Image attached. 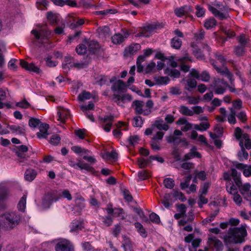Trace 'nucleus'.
I'll list each match as a JSON object with an SVG mask.
<instances>
[{
  "label": "nucleus",
  "mask_w": 251,
  "mask_h": 251,
  "mask_svg": "<svg viewBox=\"0 0 251 251\" xmlns=\"http://www.w3.org/2000/svg\"><path fill=\"white\" fill-rule=\"evenodd\" d=\"M127 85L122 80H118L115 82L111 87L113 92V98L115 101L119 105L122 106L123 103L132 100V97L128 94H124L127 90Z\"/></svg>",
  "instance_id": "f257e3e1"
},
{
  "label": "nucleus",
  "mask_w": 251,
  "mask_h": 251,
  "mask_svg": "<svg viewBox=\"0 0 251 251\" xmlns=\"http://www.w3.org/2000/svg\"><path fill=\"white\" fill-rule=\"evenodd\" d=\"M21 216L16 211H6L0 216V227L5 230L13 229L21 221Z\"/></svg>",
  "instance_id": "f03ea898"
},
{
  "label": "nucleus",
  "mask_w": 251,
  "mask_h": 251,
  "mask_svg": "<svg viewBox=\"0 0 251 251\" xmlns=\"http://www.w3.org/2000/svg\"><path fill=\"white\" fill-rule=\"evenodd\" d=\"M246 235L247 231L244 227L230 228L224 237V241L226 244L240 243L244 241Z\"/></svg>",
  "instance_id": "7ed1b4c3"
},
{
  "label": "nucleus",
  "mask_w": 251,
  "mask_h": 251,
  "mask_svg": "<svg viewBox=\"0 0 251 251\" xmlns=\"http://www.w3.org/2000/svg\"><path fill=\"white\" fill-rule=\"evenodd\" d=\"M215 7L209 5L208 9L216 17L220 20L226 19L228 17L227 13L222 12V11H226V8L221 3H217L215 4Z\"/></svg>",
  "instance_id": "20e7f679"
},
{
  "label": "nucleus",
  "mask_w": 251,
  "mask_h": 251,
  "mask_svg": "<svg viewBox=\"0 0 251 251\" xmlns=\"http://www.w3.org/2000/svg\"><path fill=\"white\" fill-rule=\"evenodd\" d=\"M8 196V190L6 184L4 183L0 184V212L5 210L7 208L5 200Z\"/></svg>",
  "instance_id": "39448f33"
},
{
  "label": "nucleus",
  "mask_w": 251,
  "mask_h": 251,
  "mask_svg": "<svg viewBox=\"0 0 251 251\" xmlns=\"http://www.w3.org/2000/svg\"><path fill=\"white\" fill-rule=\"evenodd\" d=\"M227 86V83L223 79H215L213 84V90L216 94H223Z\"/></svg>",
  "instance_id": "423d86ee"
},
{
  "label": "nucleus",
  "mask_w": 251,
  "mask_h": 251,
  "mask_svg": "<svg viewBox=\"0 0 251 251\" xmlns=\"http://www.w3.org/2000/svg\"><path fill=\"white\" fill-rule=\"evenodd\" d=\"M55 250L56 251H74V247L69 241L63 240L56 244Z\"/></svg>",
  "instance_id": "0eeeda50"
},
{
  "label": "nucleus",
  "mask_w": 251,
  "mask_h": 251,
  "mask_svg": "<svg viewBox=\"0 0 251 251\" xmlns=\"http://www.w3.org/2000/svg\"><path fill=\"white\" fill-rule=\"evenodd\" d=\"M144 105V102L141 100H136L133 102L132 106L134 107L136 114H144V115H148L150 113L151 110L143 109Z\"/></svg>",
  "instance_id": "6e6552de"
},
{
  "label": "nucleus",
  "mask_w": 251,
  "mask_h": 251,
  "mask_svg": "<svg viewBox=\"0 0 251 251\" xmlns=\"http://www.w3.org/2000/svg\"><path fill=\"white\" fill-rule=\"evenodd\" d=\"M158 26L159 25L157 24H149L144 27L138 35L145 37H149L153 31L158 28Z\"/></svg>",
  "instance_id": "1a4fd4ad"
},
{
  "label": "nucleus",
  "mask_w": 251,
  "mask_h": 251,
  "mask_svg": "<svg viewBox=\"0 0 251 251\" xmlns=\"http://www.w3.org/2000/svg\"><path fill=\"white\" fill-rule=\"evenodd\" d=\"M176 60L180 63V70L184 72H188L190 68L189 65L186 64L185 61H192L191 57L188 54H186L185 56L178 58Z\"/></svg>",
  "instance_id": "9d476101"
},
{
  "label": "nucleus",
  "mask_w": 251,
  "mask_h": 251,
  "mask_svg": "<svg viewBox=\"0 0 251 251\" xmlns=\"http://www.w3.org/2000/svg\"><path fill=\"white\" fill-rule=\"evenodd\" d=\"M55 194L52 192H50L46 194L43 199V205L46 207H49L53 202L57 201Z\"/></svg>",
  "instance_id": "9b49d317"
},
{
  "label": "nucleus",
  "mask_w": 251,
  "mask_h": 251,
  "mask_svg": "<svg viewBox=\"0 0 251 251\" xmlns=\"http://www.w3.org/2000/svg\"><path fill=\"white\" fill-rule=\"evenodd\" d=\"M20 64L22 68L28 71L37 74H39L41 72L40 69L37 66H35L33 63L28 64L26 61L24 60H20Z\"/></svg>",
  "instance_id": "f8f14e48"
},
{
  "label": "nucleus",
  "mask_w": 251,
  "mask_h": 251,
  "mask_svg": "<svg viewBox=\"0 0 251 251\" xmlns=\"http://www.w3.org/2000/svg\"><path fill=\"white\" fill-rule=\"evenodd\" d=\"M192 11V8L190 5H184L175 9V13L177 17H182L184 16L187 15Z\"/></svg>",
  "instance_id": "ddd939ff"
},
{
  "label": "nucleus",
  "mask_w": 251,
  "mask_h": 251,
  "mask_svg": "<svg viewBox=\"0 0 251 251\" xmlns=\"http://www.w3.org/2000/svg\"><path fill=\"white\" fill-rule=\"evenodd\" d=\"M49 125L46 123L40 124L39 127V131L36 133L39 139L46 138L49 135L48 129Z\"/></svg>",
  "instance_id": "4468645a"
},
{
  "label": "nucleus",
  "mask_w": 251,
  "mask_h": 251,
  "mask_svg": "<svg viewBox=\"0 0 251 251\" xmlns=\"http://www.w3.org/2000/svg\"><path fill=\"white\" fill-rule=\"evenodd\" d=\"M57 116L58 117V120L62 123H65L70 116V111L68 109L60 107L57 112Z\"/></svg>",
  "instance_id": "2eb2a0df"
},
{
  "label": "nucleus",
  "mask_w": 251,
  "mask_h": 251,
  "mask_svg": "<svg viewBox=\"0 0 251 251\" xmlns=\"http://www.w3.org/2000/svg\"><path fill=\"white\" fill-rule=\"evenodd\" d=\"M213 66L218 73L222 75H224L226 76L231 82H232L234 80V79L233 78L232 74L229 71V70L227 68L224 67L223 68H221L216 66L214 64H213Z\"/></svg>",
  "instance_id": "dca6fc26"
},
{
  "label": "nucleus",
  "mask_w": 251,
  "mask_h": 251,
  "mask_svg": "<svg viewBox=\"0 0 251 251\" xmlns=\"http://www.w3.org/2000/svg\"><path fill=\"white\" fill-rule=\"evenodd\" d=\"M208 243L210 246H213L217 250H222L223 247L222 242L216 237L210 236L208 238Z\"/></svg>",
  "instance_id": "f3484780"
},
{
  "label": "nucleus",
  "mask_w": 251,
  "mask_h": 251,
  "mask_svg": "<svg viewBox=\"0 0 251 251\" xmlns=\"http://www.w3.org/2000/svg\"><path fill=\"white\" fill-rule=\"evenodd\" d=\"M102 158L106 161L115 162L118 159V153L115 150H112L111 152L107 151L103 153Z\"/></svg>",
  "instance_id": "a211bd4d"
},
{
  "label": "nucleus",
  "mask_w": 251,
  "mask_h": 251,
  "mask_svg": "<svg viewBox=\"0 0 251 251\" xmlns=\"http://www.w3.org/2000/svg\"><path fill=\"white\" fill-rule=\"evenodd\" d=\"M116 126L118 129H114L113 131V133L116 138H120L122 135L121 130H127V125L125 123L119 122L117 124Z\"/></svg>",
  "instance_id": "6ab92c4d"
},
{
  "label": "nucleus",
  "mask_w": 251,
  "mask_h": 251,
  "mask_svg": "<svg viewBox=\"0 0 251 251\" xmlns=\"http://www.w3.org/2000/svg\"><path fill=\"white\" fill-rule=\"evenodd\" d=\"M7 127L13 133H16L20 135H24L25 133V130L24 126H19L15 125H8Z\"/></svg>",
  "instance_id": "aec40b11"
},
{
  "label": "nucleus",
  "mask_w": 251,
  "mask_h": 251,
  "mask_svg": "<svg viewBox=\"0 0 251 251\" xmlns=\"http://www.w3.org/2000/svg\"><path fill=\"white\" fill-rule=\"evenodd\" d=\"M96 83L99 85L102 86L103 85H109L110 83L114 81V79L109 78L107 76L104 75H100L96 78Z\"/></svg>",
  "instance_id": "412c9836"
},
{
  "label": "nucleus",
  "mask_w": 251,
  "mask_h": 251,
  "mask_svg": "<svg viewBox=\"0 0 251 251\" xmlns=\"http://www.w3.org/2000/svg\"><path fill=\"white\" fill-rule=\"evenodd\" d=\"M74 201L75 203V206L80 210H82L85 206V199L80 194H76Z\"/></svg>",
  "instance_id": "4be33fe9"
},
{
  "label": "nucleus",
  "mask_w": 251,
  "mask_h": 251,
  "mask_svg": "<svg viewBox=\"0 0 251 251\" xmlns=\"http://www.w3.org/2000/svg\"><path fill=\"white\" fill-rule=\"evenodd\" d=\"M123 241L122 247L124 248L125 251H134L133 244L130 239L126 236H123Z\"/></svg>",
  "instance_id": "5701e85b"
},
{
  "label": "nucleus",
  "mask_w": 251,
  "mask_h": 251,
  "mask_svg": "<svg viewBox=\"0 0 251 251\" xmlns=\"http://www.w3.org/2000/svg\"><path fill=\"white\" fill-rule=\"evenodd\" d=\"M84 43L88 45V48L89 51L94 53H96L100 48V45L99 43L96 41L92 40L88 42L86 40H85Z\"/></svg>",
  "instance_id": "b1692460"
},
{
  "label": "nucleus",
  "mask_w": 251,
  "mask_h": 251,
  "mask_svg": "<svg viewBox=\"0 0 251 251\" xmlns=\"http://www.w3.org/2000/svg\"><path fill=\"white\" fill-rule=\"evenodd\" d=\"M239 146L241 147V151L238 153V158L240 161H243L248 158L249 154L245 149L242 141L240 142Z\"/></svg>",
  "instance_id": "393cba45"
},
{
  "label": "nucleus",
  "mask_w": 251,
  "mask_h": 251,
  "mask_svg": "<svg viewBox=\"0 0 251 251\" xmlns=\"http://www.w3.org/2000/svg\"><path fill=\"white\" fill-rule=\"evenodd\" d=\"M201 157V154L197 151L196 147H193L190 151L185 155L184 160H189L194 157L200 158Z\"/></svg>",
  "instance_id": "a878e982"
},
{
  "label": "nucleus",
  "mask_w": 251,
  "mask_h": 251,
  "mask_svg": "<svg viewBox=\"0 0 251 251\" xmlns=\"http://www.w3.org/2000/svg\"><path fill=\"white\" fill-rule=\"evenodd\" d=\"M164 74L175 78H179L180 75V72L178 70L169 68H167L165 69Z\"/></svg>",
  "instance_id": "bb28decb"
},
{
  "label": "nucleus",
  "mask_w": 251,
  "mask_h": 251,
  "mask_svg": "<svg viewBox=\"0 0 251 251\" xmlns=\"http://www.w3.org/2000/svg\"><path fill=\"white\" fill-rule=\"evenodd\" d=\"M100 38H106L109 35L110 29L108 26L100 27L97 30Z\"/></svg>",
  "instance_id": "cd10ccee"
},
{
  "label": "nucleus",
  "mask_w": 251,
  "mask_h": 251,
  "mask_svg": "<svg viewBox=\"0 0 251 251\" xmlns=\"http://www.w3.org/2000/svg\"><path fill=\"white\" fill-rule=\"evenodd\" d=\"M82 227V223L78 220H74L70 225V231L71 232H77L81 230Z\"/></svg>",
  "instance_id": "c85d7f7f"
},
{
  "label": "nucleus",
  "mask_w": 251,
  "mask_h": 251,
  "mask_svg": "<svg viewBox=\"0 0 251 251\" xmlns=\"http://www.w3.org/2000/svg\"><path fill=\"white\" fill-rule=\"evenodd\" d=\"M126 37H124L122 34L116 33L111 37L112 43L116 45H119L122 43Z\"/></svg>",
  "instance_id": "c756f323"
},
{
  "label": "nucleus",
  "mask_w": 251,
  "mask_h": 251,
  "mask_svg": "<svg viewBox=\"0 0 251 251\" xmlns=\"http://www.w3.org/2000/svg\"><path fill=\"white\" fill-rule=\"evenodd\" d=\"M134 226L137 232L140 234L143 238H146L148 236V233L146 231L143 225L139 223L136 222L134 223Z\"/></svg>",
  "instance_id": "7c9ffc66"
},
{
  "label": "nucleus",
  "mask_w": 251,
  "mask_h": 251,
  "mask_svg": "<svg viewBox=\"0 0 251 251\" xmlns=\"http://www.w3.org/2000/svg\"><path fill=\"white\" fill-rule=\"evenodd\" d=\"M113 120V116L111 115L107 116L104 118L103 122L105 123V125L103 127V129L106 132H109L110 131Z\"/></svg>",
  "instance_id": "2f4dec72"
},
{
  "label": "nucleus",
  "mask_w": 251,
  "mask_h": 251,
  "mask_svg": "<svg viewBox=\"0 0 251 251\" xmlns=\"http://www.w3.org/2000/svg\"><path fill=\"white\" fill-rule=\"evenodd\" d=\"M37 175L36 172L33 169L27 170L25 174V179L29 181H32Z\"/></svg>",
  "instance_id": "473e14b6"
},
{
  "label": "nucleus",
  "mask_w": 251,
  "mask_h": 251,
  "mask_svg": "<svg viewBox=\"0 0 251 251\" xmlns=\"http://www.w3.org/2000/svg\"><path fill=\"white\" fill-rule=\"evenodd\" d=\"M210 126L208 122H201L200 124L198 125H194V128L198 131H206L209 128Z\"/></svg>",
  "instance_id": "72a5a7b5"
},
{
  "label": "nucleus",
  "mask_w": 251,
  "mask_h": 251,
  "mask_svg": "<svg viewBox=\"0 0 251 251\" xmlns=\"http://www.w3.org/2000/svg\"><path fill=\"white\" fill-rule=\"evenodd\" d=\"M217 25V21L214 18H210L205 20L204 26L207 29L215 27Z\"/></svg>",
  "instance_id": "f704fd0d"
},
{
  "label": "nucleus",
  "mask_w": 251,
  "mask_h": 251,
  "mask_svg": "<svg viewBox=\"0 0 251 251\" xmlns=\"http://www.w3.org/2000/svg\"><path fill=\"white\" fill-rule=\"evenodd\" d=\"M35 5L38 9L45 10L49 6V2L47 0H37Z\"/></svg>",
  "instance_id": "c9c22d12"
},
{
  "label": "nucleus",
  "mask_w": 251,
  "mask_h": 251,
  "mask_svg": "<svg viewBox=\"0 0 251 251\" xmlns=\"http://www.w3.org/2000/svg\"><path fill=\"white\" fill-rule=\"evenodd\" d=\"M154 80L156 84L163 85L167 84L170 81V79L168 76H158L154 77Z\"/></svg>",
  "instance_id": "e433bc0d"
},
{
  "label": "nucleus",
  "mask_w": 251,
  "mask_h": 251,
  "mask_svg": "<svg viewBox=\"0 0 251 251\" xmlns=\"http://www.w3.org/2000/svg\"><path fill=\"white\" fill-rule=\"evenodd\" d=\"M179 111L182 115L187 116H193L192 110L189 109L187 106L183 105H182L180 106L179 108Z\"/></svg>",
  "instance_id": "4c0bfd02"
},
{
  "label": "nucleus",
  "mask_w": 251,
  "mask_h": 251,
  "mask_svg": "<svg viewBox=\"0 0 251 251\" xmlns=\"http://www.w3.org/2000/svg\"><path fill=\"white\" fill-rule=\"evenodd\" d=\"M140 46L138 44L132 45L125 49V52L127 55L132 54L135 53L139 49Z\"/></svg>",
  "instance_id": "58836bf2"
},
{
  "label": "nucleus",
  "mask_w": 251,
  "mask_h": 251,
  "mask_svg": "<svg viewBox=\"0 0 251 251\" xmlns=\"http://www.w3.org/2000/svg\"><path fill=\"white\" fill-rule=\"evenodd\" d=\"M191 47L193 49V53L197 58L201 59L204 58V55L201 52V50L199 49L196 45L193 43L191 45Z\"/></svg>",
  "instance_id": "ea45409f"
},
{
  "label": "nucleus",
  "mask_w": 251,
  "mask_h": 251,
  "mask_svg": "<svg viewBox=\"0 0 251 251\" xmlns=\"http://www.w3.org/2000/svg\"><path fill=\"white\" fill-rule=\"evenodd\" d=\"M171 45L173 48L178 50L181 46L182 41L178 38L175 37L171 40Z\"/></svg>",
  "instance_id": "a19ab883"
},
{
  "label": "nucleus",
  "mask_w": 251,
  "mask_h": 251,
  "mask_svg": "<svg viewBox=\"0 0 251 251\" xmlns=\"http://www.w3.org/2000/svg\"><path fill=\"white\" fill-rule=\"evenodd\" d=\"M26 195H24L21 198L18 204V209L19 211L24 212L26 207Z\"/></svg>",
  "instance_id": "79ce46f5"
},
{
  "label": "nucleus",
  "mask_w": 251,
  "mask_h": 251,
  "mask_svg": "<svg viewBox=\"0 0 251 251\" xmlns=\"http://www.w3.org/2000/svg\"><path fill=\"white\" fill-rule=\"evenodd\" d=\"M61 138L58 134H55L51 136L49 142L53 146H57L60 143Z\"/></svg>",
  "instance_id": "37998d69"
},
{
  "label": "nucleus",
  "mask_w": 251,
  "mask_h": 251,
  "mask_svg": "<svg viewBox=\"0 0 251 251\" xmlns=\"http://www.w3.org/2000/svg\"><path fill=\"white\" fill-rule=\"evenodd\" d=\"M236 111L233 108H230V113L227 116V121L230 124L234 125L236 123Z\"/></svg>",
  "instance_id": "c03bdc74"
},
{
  "label": "nucleus",
  "mask_w": 251,
  "mask_h": 251,
  "mask_svg": "<svg viewBox=\"0 0 251 251\" xmlns=\"http://www.w3.org/2000/svg\"><path fill=\"white\" fill-rule=\"evenodd\" d=\"M31 33L33 34L35 37L37 39H40L43 37H47L50 34V33L48 31H46V33L44 34V31L43 30H40L39 32L36 30H32Z\"/></svg>",
  "instance_id": "a18cd8bd"
},
{
  "label": "nucleus",
  "mask_w": 251,
  "mask_h": 251,
  "mask_svg": "<svg viewBox=\"0 0 251 251\" xmlns=\"http://www.w3.org/2000/svg\"><path fill=\"white\" fill-rule=\"evenodd\" d=\"M163 184L165 188L172 189L175 186V181L172 178H166L164 179Z\"/></svg>",
  "instance_id": "49530a36"
},
{
  "label": "nucleus",
  "mask_w": 251,
  "mask_h": 251,
  "mask_svg": "<svg viewBox=\"0 0 251 251\" xmlns=\"http://www.w3.org/2000/svg\"><path fill=\"white\" fill-rule=\"evenodd\" d=\"M113 214L115 217H120L123 220L126 218L124 211L123 209L121 208H115Z\"/></svg>",
  "instance_id": "de8ad7c7"
},
{
  "label": "nucleus",
  "mask_w": 251,
  "mask_h": 251,
  "mask_svg": "<svg viewBox=\"0 0 251 251\" xmlns=\"http://www.w3.org/2000/svg\"><path fill=\"white\" fill-rule=\"evenodd\" d=\"M47 18L52 24L57 23V21L58 20V16L51 12H49L47 13Z\"/></svg>",
  "instance_id": "09e8293b"
},
{
  "label": "nucleus",
  "mask_w": 251,
  "mask_h": 251,
  "mask_svg": "<svg viewBox=\"0 0 251 251\" xmlns=\"http://www.w3.org/2000/svg\"><path fill=\"white\" fill-rule=\"evenodd\" d=\"M86 44L83 42V43L79 44L75 48L76 52L80 55L84 54L87 50Z\"/></svg>",
  "instance_id": "8fccbe9b"
},
{
  "label": "nucleus",
  "mask_w": 251,
  "mask_h": 251,
  "mask_svg": "<svg viewBox=\"0 0 251 251\" xmlns=\"http://www.w3.org/2000/svg\"><path fill=\"white\" fill-rule=\"evenodd\" d=\"M197 86V81L194 79H188L186 81L185 89L190 91L191 89L194 88Z\"/></svg>",
  "instance_id": "3c124183"
},
{
  "label": "nucleus",
  "mask_w": 251,
  "mask_h": 251,
  "mask_svg": "<svg viewBox=\"0 0 251 251\" xmlns=\"http://www.w3.org/2000/svg\"><path fill=\"white\" fill-rule=\"evenodd\" d=\"M237 40L242 46H247L248 45L249 39L244 35L242 34L237 37Z\"/></svg>",
  "instance_id": "603ef678"
},
{
  "label": "nucleus",
  "mask_w": 251,
  "mask_h": 251,
  "mask_svg": "<svg viewBox=\"0 0 251 251\" xmlns=\"http://www.w3.org/2000/svg\"><path fill=\"white\" fill-rule=\"evenodd\" d=\"M162 123L163 121H156L154 126L159 130H167L169 128V126L165 124H163Z\"/></svg>",
  "instance_id": "864d4df0"
},
{
  "label": "nucleus",
  "mask_w": 251,
  "mask_h": 251,
  "mask_svg": "<svg viewBox=\"0 0 251 251\" xmlns=\"http://www.w3.org/2000/svg\"><path fill=\"white\" fill-rule=\"evenodd\" d=\"M139 180H143L149 178V173L145 170H142L138 173Z\"/></svg>",
  "instance_id": "5fc2aeb1"
},
{
  "label": "nucleus",
  "mask_w": 251,
  "mask_h": 251,
  "mask_svg": "<svg viewBox=\"0 0 251 251\" xmlns=\"http://www.w3.org/2000/svg\"><path fill=\"white\" fill-rule=\"evenodd\" d=\"M187 103L189 104H197L200 102V99L199 97L187 96L186 98Z\"/></svg>",
  "instance_id": "6e6d98bb"
},
{
  "label": "nucleus",
  "mask_w": 251,
  "mask_h": 251,
  "mask_svg": "<svg viewBox=\"0 0 251 251\" xmlns=\"http://www.w3.org/2000/svg\"><path fill=\"white\" fill-rule=\"evenodd\" d=\"M229 184H226V190L227 192L231 195L235 194L236 193H238L237 191L236 186L232 183L229 182Z\"/></svg>",
  "instance_id": "4d7b16f0"
},
{
  "label": "nucleus",
  "mask_w": 251,
  "mask_h": 251,
  "mask_svg": "<svg viewBox=\"0 0 251 251\" xmlns=\"http://www.w3.org/2000/svg\"><path fill=\"white\" fill-rule=\"evenodd\" d=\"M143 124L142 118L140 116H137L133 119V125L135 127H141Z\"/></svg>",
  "instance_id": "13d9d810"
},
{
  "label": "nucleus",
  "mask_w": 251,
  "mask_h": 251,
  "mask_svg": "<svg viewBox=\"0 0 251 251\" xmlns=\"http://www.w3.org/2000/svg\"><path fill=\"white\" fill-rule=\"evenodd\" d=\"M173 196L176 199H178L180 200L181 201H185L186 200V198H185L184 194L180 191H174L173 193Z\"/></svg>",
  "instance_id": "bf43d9fd"
},
{
  "label": "nucleus",
  "mask_w": 251,
  "mask_h": 251,
  "mask_svg": "<svg viewBox=\"0 0 251 251\" xmlns=\"http://www.w3.org/2000/svg\"><path fill=\"white\" fill-rule=\"evenodd\" d=\"M191 178L192 176L190 175L185 178V181L184 182L180 183V185L181 189L184 190L189 186Z\"/></svg>",
  "instance_id": "052dcab7"
},
{
  "label": "nucleus",
  "mask_w": 251,
  "mask_h": 251,
  "mask_svg": "<svg viewBox=\"0 0 251 251\" xmlns=\"http://www.w3.org/2000/svg\"><path fill=\"white\" fill-rule=\"evenodd\" d=\"M91 95L89 92L84 91L80 94L78 96V99L80 101H83L85 100H89L91 98Z\"/></svg>",
  "instance_id": "680f3d73"
},
{
  "label": "nucleus",
  "mask_w": 251,
  "mask_h": 251,
  "mask_svg": "<svg viewBox=\"0 0 251 251\" xmlns=\"http://www.w3.org/2000/svg\"><path fill=\"white\" fill-rule=\"evenodd\" d=\"M218 211H216L215 213L210 214L208 217H207L202 221V224L203 225H206L207 223H209L213 221L215 217L218 214Z\"/></svg>",
  "instance_id": "e2e57ef3"
},
{
  "label": "nucleus",
  "mask_w": 251,
  "mask_h": 251,
  "mask_svg": "<svg viewBox=\"0 0 251 251\" xmlns=\"http://www.w3.org/2000/svg\"><path fill=\"white\" fill-rule=\"evenodd\" d=\"M40 121L39 119L36 118H30L28 122V125L30 127L35 128L39 125Z\"/></svg>",
  "instance_id": "0e129e2a"
},
{
  "label": "nucleus",
  "mask_w": 251,
  "mask_h": 251,
  "mask_svg": "<svg viewBox=\"0 0 251 251\" xmlns=\"http://www.w3.org/2000/svg\"><path fill=\"white\" fill-rule=\"evenodd\" d=\"M233 109L235 110H240L242 108V101L241 100H236L232 102Z\"/></svg>",
  "instance_id": "69168bd1"
},
{
  "label": "nucleus",
  "mask_w": 251,
  "mask_h": 251,
  "mask_svg": "<svg viewBox=\"0 0 251 251\" xmlns=\"http://www.w3.org/2000/svg\"><path fill=\"white\" fill-rule=\"evenodd\" d=\"M16 105L22 108H27L30 107V103L25 100H24L21 101L17 102Z\"/></svg>",
  "instance_id": "338daca9"
},
{
  "label": "nucleus",
  "mask_w": 251,
  "mask_h": 251,
  "mask_svg": "<svg viewBox=\"0 0 251 251\" xmlns=\"http://www.w3.org/2000/svg\"><path fill=\"white\" fill-rule=\"evenodd\" d=\"M245 46H236L234 48V52L236 55L242 56L245 52L244 48Z\"/></svg>",
  "instance_id": "774afa93"
}]
</instances>
